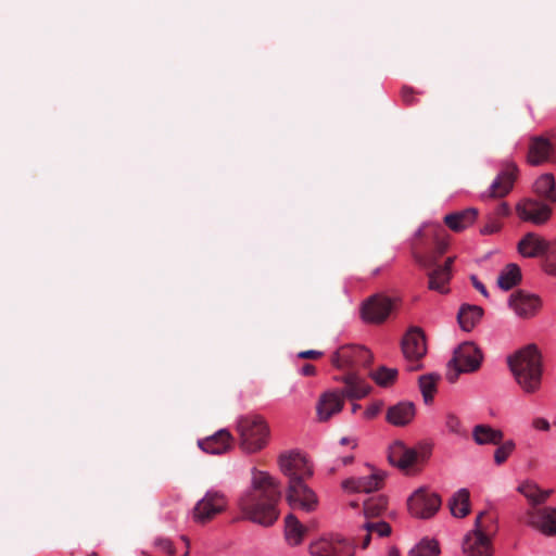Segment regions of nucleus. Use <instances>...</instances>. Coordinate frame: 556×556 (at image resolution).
I'll return each mask as SVG.
<instances>
[{"label":"nucleus","mask_w":556,"mask_h":556,"mask_svg":"<svg viewBox=\"0 0 556 556\" xmlns=\"http://www.w3.org/2000/svg\"><path fill=\"white\" fill-rule=\"evenodd\" d=\"M306 528L292 514L285 519V539L290 546L300 545L305 536Z\"/></svg>","instance_id":"nucleus-30"},{"label":"nucleus","mask_w":556,"mask_h":556,"mask_svg":"<svg viewBox=\"0 0 556 556\" xmlns=\"http://www.w3.org/2000/svg\"><path fill=\"white\" fill-rule=\"evenodd\" d=\"M419 262H420L421 266H424V267L428 266L427 262H425V261H419Z\"/></svg>","instance_id":"nucleus-60"},{"label":"nucleus","mask_w":556,"mask_h":556,"mask_svg":"<svg viewBox=\"0 0 556 556\" xmlns=\"http://www.w3.org/2000/svg\"><path fill=\"white\" fill-rule=\"evenodd\" d=\"M445 427L448 430V432H451L455 435H458V437L466 435V430L463 427L462 421L459 420V418L456 415H454L452 413H448L445 416Z\"/></svg>","instance_id":"nucleus-43"},{"label":"nucleus","mask_w":556,"mask_h":556,"mask_svg":"<svg viewBox=\"0 0 556 556\" xmlns=\"http://www.w3.org/2000/svg\"><path fill=\"white\" fill-rule=\"evenodd\" d=\"M311 556H355L354 545L341 536H320L308 545Z\"/></svg>","instance_id":"nucleus-6"},{"label":"nucleus","mask_w":556,"mask_h":556,"mask_svg":"<svg viewBox=\"0 0 556 556\" xmlns=\"http://www.w3.org/2000/svg\"><path fill=\"white\" fill-rule=\"evenodd\" d=\"M365 528L368 531H371L372 535H376L378 538H384L389 536L391 534V526L382 520L379 521H365Z\"/></svg>","instance_id":"nucleus-41"},{"label":"nucleus","mask_w":556,"mask_h":556,"mask_svg":"<svg viewBox=\"0 0 556 556\" xmlns=\"http://www.w3.org/2000/svg\"><path fill=\"white\" fill-rule=\"evenodd\" d=\"M478 211L469 207L459 212L447 214L444 217L446 226L454 231H462L470 227L477 219Z\"/></svg>","instance_id":"nucleus-25"},{"label":"nucleus","mask_w":556,"mask_h":556,"mask_svg":"<svg viewBox=\"0 0 556 556\" xmlns=\"http://www.w3.org/2000/svg\"><path fill=\"white\" fill-rule=\"evenodd\" d=\"M484 511H480L475 519L473 529L468 532L463 541V552L467 556H491L492 548L489 536L481 526Z\"/></svg>","instance_id":"nucleus-9"},{"label":"nucleus","mask_w":556,"mask_h":556,"mask_svg":"<svg viewBox=\"0 0 556 556\" xmlns=\"http://www.w3.org/2000/svg\"><path fill=\"white\" fill-rule=\"evenodd\" d=\"M372 533L371 531H368L366 528H365V522L362 525V528L359 530V533L357 534V539L361 541V547L363 549L367 548L370 544V541L372 539Z\"/></svg>","instance_id":"nucleus-45"},{"label":"nucleus","mask_w":556,"mask_h":556,"mask_svg":"<svg viewBox=\"0 0 556 556\" xmlns=\"http://www.w3.org/2000/svg\"><path fill=\"white\" fill-rule=\"evenodd\" d=\"M381 406H382V404H381V403H379V402H378V403H374V404L369 405V406L365 409V412H364V416H365V418H367V419H371V418L376 417V416L379 414V412H380V409H381Z\"/></svg>","instance_id":"nucleus-46"},{"label":"nucleus","mask_w":556,"mask_h":556,"mask_svg":"<svg viewBox=\"0 0 556 556\" xmlns=\"http://www.w3.org/2000/svg\"><path fill=\"white\" fill-rule=\"evenodd\" d=\"M471 282L476 290H478L484 298H489V292L485 286L477 278V276H471Z\"/></svg>","instance_id":"nucleus-49"},{"label":"nucleus","mask_w":556,"mask_h":556,"mask_svg":"<svg viewBox=\"0 0 556 556\" xmlns=\"http://www.w3.org/2000/svg\"><path fill=\"white\" fill-rule=\"evenodd\" d=\"M358 442L356 438L343 437L339 446L332 448L331 454L334 457L336 466H346L354 460V450Z\"/></svg>","instance_id":"nucleus-27"},{"label":"nucleus","mask_w":556,"mask_h":556,"mask_svg":"<svg viewBox=\"0 0 556 556\" xmlns=\"http://www.w3.org/2000/svg\"><path fill=\"white\" fill-rule=\"evenodd\" d=\"M402 99L406 104H413L415 101L414 98V90L410 87H403L402 91Z\"/></svg>","instance_id":"nucleus-48"},{"label":"nucleus","mask_w":556,"mask_h":556,"mask_svg":"<svg viewBox=\"0 0 556 556\" xmlns=\"http://www.w3.org/2000/svg\"><path fill=\"white\" fill-rule=\"evenodd\" d=\"M515 450V442L513 440H508L503 444H498L497 448L494 452V462L497 465L503 464Z\"/></svg>","instance_id":"nucleus-42"},{"label":"nucleus","mask_w":556,"mask_h":556,"mask_svg":"<svg viewBox=\"0 0 556 556\" xmlns=\"http://www.w3.org/2000/svg\"><path fill=\"white\" fill-rule=\"evenodd\" d=\"M521 280V271L517 264H507L500 273L497 285L501 289L508 291Z\"/></svg>","instance_id":"nucleus-33"},{"label":"nucleus","mask_w":556,"mask_h":556,"mask_svg":"<svg viewBox=\"0 0 556 556\" xmlns=\"http://www.w3.org/2000/svg\"><path fill=\"white\" fill-rule=\"evenodd\" d=\"M503 438L504 433L500 429L489 425H477L472 429V439L478 445H498Z\"/></svg>","instance_id":"nucleus-28"},{"label":"nucleus","mask_w":556,"mask_h":556,"mask_svg":"<svg viewBox=\"0 0 556 556\" xmlns=\"http://www.w3.org/2000/svg\"><path fill=\"white\" fill-rule=\"evenodd\" d=\"M427 453H419L416 448L406 446L402 441H395L389 447L388 459L389 462L400 468L408 469L419 460H425Z\"/></svg>","instance_id":"nucleus-16"},{"label":"nucleus","mask_w":556,"mask_h":556,"mask_svg":"<svg viewBox=\"0 0 556 556\" xmlns=\"http://www.w3.org/2000/svg\"><path fill=\"white\" fill-rule=\"evenodd\" d=\"M551 241L535 232L526 233L517 244L518 253L526 258L545 257Z\"/></svg>","instance_id":"nucleus-17"},{"label":"nucleus","mask_w":556,"mask_h":556,"mask_svg":"<svg viewBox=\"0 0 556 556\" xmlns=\"http://www.w3.org/2000/svg\"><path fill=\"white\" fill-rule=\"evenodd\" d=\"M440 376L438 374H428L419 377V388L424 401L428 404L433 400L437 391V382Z\"/></svg>","instance_id":"nucleus-36"},{"label":"nucleus","mask_w":556,"mask_h":556,"mask_svg":"<svg viewBox=\"0 0 556 556\" xmlns=\"http://www.w3.org/2000/svg\"><path fill=\"white\" fill-rule=\"evenodd\" d=\"M416 408L413 402L401 401L387 410L386 419L395 427H404L415 418Z\"/></svg>","instance_id":"nucleus-22"},{"label":"nucleus","mask_w":556,"mask_h":556,"mask_svg":"<svg viewBox=\"0 0 556 556\" xmlns=\"http://www.w3.org/2000/svg\"><path fill=\"white\" fill-rule=\"evenodd\" d=\"M542 270L552 277H556V240L551 241L545 257L541 261Z\"/></svg>","instance_id":"nucleus-39"},{"label":"nucleus","mask_w":556,"mask_h":556,"mask_svg":"<svg viewBox=\"0 0 556 556\" xmlns=\"http://www.w3.org/2000/svg\"><path fill=\"white\" fill-rule=\"evenodd\" d=\"M516 382L526 393L539 390L542 380V359L538 348L529 344L507 357Z\"/></svg>","instance_id":"nucleus-2"},{"label":"nucleus","mask_w":556,"mask_h":556,"mask_svg":"<svg viewBox=\"0 0 556 556\" xmlns=\"http://www.w3.org/2000/svg\"><path fill=\"white\" fill-rule=\"evenodd\" d=\"M182 556H189V551L187 549Z\"/></svg>","instance_id":"nucleus-61"},{"label":"nucleus","mask_w":556,"mask_h":556,"mask_svg":"<svg viewBox=\"0 0 556 556\" xmlns=\"http://www.w3.org/2000/svg\"><path fill=\"white\" fill-rule=\"evenodd\" d=\"M236 431L239 435V445L245 453L252 454L264 448L269 439V426L257 414L241 415L236 420Z\"/></svg>","instance_id":"nucleus-3"},{"label":"nucleus","mask_w":556,"mask_h":556,"mask_svg":"<svg viewBox=\"0 0 556 556\" xmlns=\"http://www.w3.org/2000/svg\"><path fill=\"white\" fill-rule=\"evenodd\" d=\"M551 143L542 137L533 138L529 146L528 162L531 165H540L547 161L551 154Z\"/></svg>","instance_id":"nucleus-31"},{"label":"nucleus","mask_w":556,"mask_h":556,"mask_svg":"<svg viewBox=\"0 0 556 556\" xmlns=\"http://www.w3.org/2000/svg\"><path fill=\"white\" fill-rule=\"evenodd\" d=\"M441 506L440 496L425 489L415 491L408 498V509L417 518L432 517Z\"/></svg>","instance_id":"nucleus-11"},{"label":"nucleus","mask_w":556,"mask_h":556,"mask_svg":"<svg viewBox=\"0 0 556 556\" xmlns=\"http://www.w3.org/2000/svg\"><path fill=\"white\" fill-rule=\"evenodd\" d=\"M509 205L506 202H502L501 204L497 205L495 213L500 216H506L509 214Z\"/></svg>","instance_id":"nucleus-52"},{"label":"nucleus","mask_w":556,"mask_h":556,"mask_svg":"<svg viewBox=\"0 0 556 556\" xmlns=\"http://www.w3.org/2000/svg\"><path fill=\"white\" fill-rule=\"evenodd\" d=\"M444 251H445V245L444 244H440L439 248H438V253L442 254V253H444Z\"/></svg>","instance_id":"nucleus-57"},{"label":"nucleus","mask_w":556,"mask_h":556,"mask_svg":"<svg viewBox=\"0 0 556 556\" xmlns=\"http://www.w3.org/2000/svg\"><path fill=\"white\" fill-rule=\"evenodd\" d=\"M345 387L341 390L346 399L357 400L366 396L369 391V384L356 374H349L342 377Z\"/></svg>","instance_id":"nucleus-24"},{"label":"nucleus","mask_w":556,"mask_h":556,"mask_svg":"<svg viewBox=\"0 0 556 556\" xmlns=\"http://www.w3.org/2000/svg\"><path fill=\"white\" fill-rule=\"evenodd\" d=\"M439 553V544L435 540H421L409 551V556H438Z\"/></svg>","instance_id":"nucleus-38"},{"label":"nucleus","mask_w":556,"mask_h":556,"mask_svg":"<svg viewBox=\"0 0 556 556\" xmlns=\"http://www.w3.org/2000/svg\"><path fill=\"white\" fill-rule=\"evenodd\" d=\"M522 521L546 536L556 535V507L529 508Z\"/></svg>","instance_id":"nucleus-12"},{"label":"nucleus","mask_w":556,"mask_h":556,"mask_svg":"<svg viewBox=\"0 0 556 556\" xmlns=\"http://www.w3.org/2000/svg\"><path fill=\"white\" fill-rule=\"evenodd\" d=\"M517 168L515 165H509L506 169L502 170L496 178L492 181L489 189L481 194L482 198H503L507 195L513 189Z\"/></svg>","instance_id":"nucleus-18"},{"label":"nucleus","mask_w":556,"mask_h":556,"mask_svg":"<svg viewBox=\"0 0 556 556\" xmlns=\"http://www.w3.org/2000/svg\"><path fill=\"white\" fill-rule=\"evenodd\" d=\"M301 374L304 376H312L315 374V367L313 365L306 364L301 368Z\"/></svg>","instance_id":"nucleus-54"},{"label":"nucleus","mask_w":556,"mask_h":556,"mask_svg":"<svg viewBox=\"0 0 556 556\" xmlns=\"http://www.w3.org/2000/svg\"><path fill=\"white\" fill-rule=\"evenodd\" d=\"M321 355L323 353L316 350H307L299 353V357L301 358H317Z\"/></svg>","instance_id":"nucleus-51"},{"label":"nucleus","mask_w":556,"mask_h":556,"mask_svg":"<svg viewBox=\"0 0 556 556\" xmlns=\"http://www.w3.org/2000/svg\"><path fill=\"white\" fill-rule=\"evenodd\" d=\"M429 289L440 293H447V283L450 282L451 275L445 269L435 268L429 273Z\"/></svg>","instance_id":"nucleus-35"},{"label":"nucleus","mask_w":556,"mask_h":556,"mask_svg":"<svg viewBox=\"0 0 556 556\" xmlns=\"http://www.w3.org/2000/svg\"><path fill=\"white\" fill-rule=\"evenodd\" d=\"M154 546L164 554H166L167 556H173L175 554V547L173 545V542L167 538H156L154 540Z\"/></svg>","instance_id":"nucleus-44"},{"label":"nucleus","mask_w":556,"mask_h":556,"mask_svg":"<svg viewBox=\"0 0 556 556\" xmlns=\"http://www.w3.org/2000/svg\"><path fill=\"white\" fill-rule=\"evenodd\" d=\"M388 556H401L396 547H391L388 552Z\"/></svg>","instance_id":"nucleus-55"},{"label":"nucleus","mask_w":556,"mask_h":556,"mask_svg":"<svg viewBox=\"0 0 556 556\" xmlns=\"http://www.w3.org/2000/svg\"><path fill=\"white\" fill-rule=\"evenodd\" d=\"M388 501L382 495L371 496L364 502V515L366 518L376 517L387 508Z\"/></svg>","instance_id":"nucleus-37"},{"label":"nucleus","mask_w":556,"mask_h":556,"mask_svg":"<svg viewBox=\"0 0 556 556\" xmlns=\"http://www.w3.org/2000/svg\"><path fill=\"white\" fill-rule=\"evenodd\" d=\"M532 425L538 430L547 431L549 429V422L544 418H535Z\"/></svg>","instance_id":"nucleus-50"},{"label":"nucleus","mask_w":556,"mask_h":556,"mask_svg":"<svg viewBox=\"0 0 556 556\" xmlns=\"http://www.w3.org/2000/svg\"><path fill=\"white\" fill-rule=\"evenodd\" d=\"M353 356H357L359 362L366 364L369 363L372 358L371 353L364 346H351V348H341L332 354L331 362L332 364L341 368L345 365L353 363Z\"/></svg>","instance_id":"nucleus-23"},{"label":"nucleus","mask_w":556,"mask_h":556,"mask_svg":"<svg viewBox=\"0 0 556 556\" xmlns=\"http://www.w3.org/2000/svg\"><path fill=\"white\" fill-rule=\"evenodd\" d=\"M402 351L407 362L412 363L409 370L421 368L418 363L427 353L426 338L422 330L418 327H412L402 339Z\"/></svg>","instance_id":"nucleus-7"},{"label":"nucleus","mask_w":556,"mask_h":556,"mask_svg":"<svg viewBox=\"0 0 556 556\" xmlns=\"http://www.w3.org/2000/svg\"><path fill=\"white\" fill-rule=\"evenodd\" d=\"M383 481V475L371 471L367 477L349 478L342 481V489L346 492L370 493L378 490Z\"/></svg>","instance_id":"nucleus-19"},{"label":"nucleus","mask_w":556,"mask_h":556,"mask_svg":"<svg viewBox=\"0 0 556 556\" xmlns=\"http://www.w3.org/2000/svg\"><path fill=\"white\" fill-rule=\"evenodd\" d=\"M344 394L340 390L325 392L317 404V415L320 420H328L334 414L342 410L344 405Z\"/></svg>","instance_id":"nucleus-21"},{"label":"nucleus","mask_w":556,"mask_h":556,"mask_svg":"<svg viewBox=\"0 0 556 556\" xmlns=\"http://www.w3.org/2000/svg\"><path fill=\"white\" fill-rule=\"evenodd\" d=\"M281 496V484L277 478L267 471L253 469L250 485L238 496L237 507L242 519L270 527L279 518Z\"/></svg>","instance_id":"nucleus-1"},{"label":"nucleus","mask_w":556,"mask_h":556,"mask_svg":"<svg viewBox=\"0 0 556 556\" xmlns=\"http://www.w3.org/2000/svg\"><path fill=\"white\" fill-rule=\"evenodd\" d=\"M516 212L522 222H528L540 226L545 224L551 218L552 206L547 202L526 199L517 204Z\"/></svg>","instance_id":"nucleus-15"},{"label":"nucleus","mask_w":556,"mask_h":556,"mask_svg":"<svg viewBox=\"0 0 556 556\" xmlns=\"http://www.w3.org/2000/svg\"><path fill=\"white\" fill-rule=\"evenodd\" d=\"M483 309L478 305L463 304L457 314V320L464 331H471L480 321Z\"/></svg>","instance_id":"nucleus-29"},{"label":"nucleus","mask_w":556,"mask_h":556,"mask_svg":"<svg viewBox=\"0 0 556 556\" xmlns=\"http://www.w3.org/2000/svg\"><path fill=\"white\" fill-rule=\"evenodd\" d=\"M397 376V370L395 368L380 367L378 370L371 374L372 379L380 387H388L392 384Z\"/></svg>","instance_id":"nucleus-40"},{"label":"nucleus","mask_w":556,"mask_h":556,"mask_svg":"<svg viewBox=\"0 0 556 556\" xmlns=\"http://www.w3.org/2000/svg\"><path fill=\"white\" fill-rule=\"evenodd\" d=\"M508 306L517 317L529 319L539 313L542 300L538 294L518 290L509 295Z\"/></svg>","instance_id":"nucleus-14"},{"label":"nucleus","mask_w":556,"mask_h":556,"mask_svg":"<svg viewBox=\"0 0 556 556\" xmlns=\"http://www.w3.org/2000/svg\"><path fill=\"white\" fill-rule=\"evenodd\" d=\"M233 438L227 429H219L214 434L203 440H199V447L212 455H220L229 451Z\"/></svg>","instance_id":"nucleus-20"},{"label":"nucleus","mask_w":556,"mask_h":556,"mask_svg":"<svg viewBox=\"0 0 556 556\" xmlns=\"http://www.w3.org/2000/svg\"><path fill=\"white\" fill-rule=\"evenodd\" d=\"M394 305L395 301L390 296L371 295L362 304V319L367 324H381L390 316Z\"/></svg>","instance_id":"nucleus-8"},{"label":"nucleus","mask_w":556,"mask_h":556,"mask_svg":"<svg viewBox=\"0 0 556 556\" xmlns=\"http://www.w3.org/2000/svg\"><path fill=\"white\" fill-rule=\"evenodd\" d=\"M534 191L549 204L556 203V185L552 174L541 175L534 182Z\"/></svg>","instance_id":"nucleus-32"},{"label":"nucleus","mask_w":556,"mask_h":556,"mask_svg":"<svg viewBox=\"0 0 556 556\" xmlns=\"http://www.w3.org/2000/svg\"><path fill=\"white\" fill-rule=\"evenodd\" d=\"M517 490L527 498L529 504L532 506L531 508H535V506L544 504L553 493V490H542L532 481H525L520 483Z\"/></svg>","instance_id":"nucleus-26"},{"label":"nucleus","mask_w":556,"mask_h":556,"mask_svg":"<svg viewBox=\"0 0 556 556\" xmlns=\"http://www.w3.org/2000/svg\"><path fill=\"white\" fill-rule=\"evenodd\" d=\"M87 556H99L97 552L92 551L87 554Z\"/></svg>","instance_id":"nucleus-59"},{"label":"nucleus","mask_w":556,"mask_h":556,"mask_svg":"<svg viewBox=\"0 0 556 556\" xmlns=\"http://www.w3.org/2000/svg\"><path fill=\"white\" fill-rule=\"evenodd\" d=\"M227 503V497L223 492L208 490L191 510V519L198 525H205L223 513Z\"/></svg>","instance_id":"nucleus-4"},{"label":"nucleus","mask_w":556,"mask_h":556,"mask_svg":"<svg viewBox=\"0 0 556 556\" xmlns=\"http://www.w3.org/2000/svg\"><path fill=\"white\" fill-rule=\"evenodd\" d=\"M279 469L288 478V483L292 481L306 480L313 476V467L304 455L299 452H285L278 458Z\"/></svg>","instance_id":"nucleus-5"},{"label":"nucleus","mask_w":556,"mask_h":556,"mask_svg":"<svg viewBox=\"0 0 556 556\" xmlns=\"http://www.w3.org/2000/svg\"><path fill=\"white\" fill-rule=\"evenodd\" d=\"M500 228H501V226L498 223L489 222L480 229V232H481V235H492V233L497 232L500 230Z\"/></svg>","instance_id":"nucleus-47"},{"label":"nucleus","mask_w":556,"mask_h":556,"mask_svg":"<svg viewBox=\"0 0 556 556\" xmlns=\"http://www.w3.org/2000/svg\"><path fill=\"white\" fill-rule=\"evenodd\" d=\"M454 263V257H447L442 266H439V269H445L450 275H452V265Z\"/></svg>","instance_id":"nucleus-53"},{"label":"nucleus","mask_w":556,"mask_h":556,"mask_svg":"<svg viewBox=\"0 0 556 556\" xmlns=\"http://www.w3.org/2000/svg\"><path fill=\"white\" fill-rule=\"evenodd\" d=\"M482 359L483 354L475 343L464 342L454 351L448 365L457 372H473L481 366Z\"/></svg>","instance_id":"nucleus-10"},{"label":"nucleus","mask_w":556,"mask_h":556,"mask_svg":"<svg viewBox=\"0 0 556 556\" xmlns=\"http://www.w3.org/2000/svg\"><path fill=\"white\" fill-rule=\"evenodd\" d=\"M181 540L184 541V543L186 544L187 548H189V545H190V541L187 536L182 535L181 536Z\"/></svg>","instance_id":"nucleus-56"},{"label":"nucleus","mask_w":556,"mask_h":556,"mask_svg":"<svg viewBox=\"0 0 556 556\" xmlns=\"http://www.w3.org/2000/svg\"><path fill=\"white\" fill-rule=\"evenodd\" d=\"M287 502L291 508L307 513L315 510L318 505L315 492L308 488L305 480L288 483Z\"/></svg>","instance_id":"nucleus-13"},{"label":"nucleus","mask_w":556,"mask_h":556,"mask_svg":"<svg viewBox=\"0 0 556 556\" xmlns=\"http://www.w3.org/2000/svg\"><path fill=\"white\" fill-rule=\"evenodd\" d=\"M454 517L464 518L469 514V492L467 489L458 490L448 502Z\"/></svg>","instance_id":"nucleus-34"},{"label":"nucleus","mask_w":556,"mask_h":556,"mask_svg":"<svg viewBox=\"0 0 556 556\" xmlns=\"http://www.w3.org/2000/svg\"><path fill=\"white\" fill-rule=\"evenodd\" d=\"M359 408L358 404H354L352 407V412L355 413Z\"/></svg>","instance_id":"nucleus-58"}]
</instances>
